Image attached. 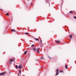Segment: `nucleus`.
<instances>
[{
  "instance_id": "1",
  "label": "nucleus",
  "mask_w": 76,
  "mask_h": 76,
  "mask_svg": "<svg viewBox=\"0 0 76 76\" xmlns=\"http://www.w3.org/2000/svg\"><path fill=\"white\" fill-rule=\"evenodd\" d=\"M5 73H6V72H4L2 73H1L0 74V75H4V74H5Z\"/></svg>"
},
{
  "instance_id": "2",
  "label": "nucleus",
  "mask_w": 76,
  "mask_h": 76,
  "mask_svg": "<svg viewBox=\"0 0 76 76\" xmlns=\"http://www.w3.org/2000/svg\"><path fill=\"white\" fill-rule=\"evenodd\" d=\"M39 50H40V48H38L37 50V53H39Z\"/></svg>"
},
{
  "instance_id": "3",
  "label": "nucleus",
  "mask_w": 76,
  "mask_h": 76,
  "mask_svg": "<svg viewBox=\"0 0 76 76\" xmlns=\"http://www.w3.org/2000/svg\"><path fill=\"white\" fill-rule=\"evenodd\" d=\"M56 42L57 43V44H58L60 43V41H56Z\"/></svg>"
},
{
  "instance_id": "4",
  "label": "nucleus",
  "mask_w": 76,
  "mask_h": 76,
  "mask_svg": "<svg viewBox=\"0 0 76 76\" xmlns=\"http://www.w3.org/2000/svg\"><path fill=\"white\" fill-rule=\"evenodd\" d=\"M18 68H19V69H21V68H22V66H21L20 65L19 66H18Z\"/></svg>"
},
{
  "instance_id": "5",
  "label": "nucleus",
  "mask_w": 76,
  "mask_h": 76,
  "mask_svg": "<svg viewBox=\"0 0 76 76\" xmlns=\"http://www.w3.org/2000/svg\"><path fill=\"white\" fill-rule=\"evenodd\" d=\"M65 68H66V69H67V68H68L66 64H65Z\"/></svg>"
},
{
  "instance_id": "6",
  "label": "nucleus",
  "mask_w": 76,
  "mask_h": 76,
  "mask_svg": "<svg viewBox=\"0 0 76 76\" xmlns=\"http://www.w3.org/2000/svg\"><path fill=\"white\" fill-rule=\"evenodd\" d=\"M59 74V73L58 72H57L56 73V75H58V74Z\"/></svg>"
},
{
  "instance_id": "7",
  "label": "nucleus",
  "mask_w": 76,
  "mask_h": 76,
  "mask_svg": "<svg viewBox=\"0 0 76 76\" xmlns=\"http://www.w3.org/2000/svg\"><path fill=\"white\" fill-rule=\"evenodd\" d=\"M34 39H35L36 41H39V39H36V38H35Z\"/></svg>"
},
{
  "instance_id": "8",
  "label": "nucleus",
  "mask_w": 76,
  "mask_h": 76,
  "mask_svg": "<svg viewBox=\"0 0 76 76\" xmlns=\"http://www.w3.org/2000/svg\"><path fill=\"white\" fill-rule=\"evenodd\" d=\"M11 31H12H12H15V30H14V29H12L11 30Z\"/></svg>"
},
{
  "instance_id": "9",
  "label": "nucleus",
  "mask_w": 76,
  "mask_h": 76,
  "mask_svg": "<svg viewBox=\"0 0 76 76\" xmlns=\"http://www.w3.org/2000/svg\"><path fill=\"white\" fill-rule=\"evenodd\" d=\"M33 50H34V51H36V49L35 48H34L33 49Z\"/></svg>"
},
{
  "instance_id": "10",
  "label": "nucleus",
  "mask_w": 76,
  "mask_h": 76,
  "mask_svg": "<svg viewBox=\"0 0 76 76\" xmlns=\"http://www.w3.org/2000/svg\"><path fill=\"white\" fill-rule=\"evenodd\" d=\"M12 61L13 59H11L10 60V61H11V62H12Z\"/></svg>"
},
{
  "instance_id": "11",
  "label": "nucleus",
  "mask_w": 76,
  "mask_h": 76,
  "mask_svg": "<svg viewBox=\"0 0 76 76\" xmlns=\"http://www.w3.org/2000/svg\"><path fill=\"white\" fill-rule=\"evenodd\" d=\"M9 13H7V14H6V15H7V16H9Z\"/></svg>"
},
{
  "instance_id": "12",
  "label": "nucleus",
  "mask_w": 76,
  "mask_h": 76,
  "mask_svg": "<svg viewBox=\"0 0 76 76\" xmlns=\"http://www.w3.org/2000/svg\"><path fill=\"white\" fill-rule=\"evenodd\" d=\"M69 36H70V38L71 39L72 38V35H70Z\"/></svg>"
},
{
  "instance_id": "13",
  "label": "nucleus",
  "mask_w": 76,
  "mask_h": 76,
  "mask_svg": "<svg viewBox=\"0 0 76 76\" xmlns=\"http://www.w3.org/2000/svg\"><path fill=\"white\" fill-rule=\"evenodd\" d=\"M25 34L26 35H28V34H29V33H26Z\"/></svg>"
},
{
  "instance_id": "14",
  "label": "nucleus",
  "mask_w": 76,
  "mask_h": 76,
  "mask_svg": "<svg viewBox=\"0 0 76 76\" xmlns=\"http://www.w3.org/2000/svg\"><path fill=\"white\" fill-rule=\"evenodd\" d=\"M24 54H26V51H25L24 53Z\"/></svg>"
},
{
  "instance_id": "15",
  "label": "nucleus",
  "mask_w": 76,
  "mask_h": 76,
  "mask_svg": "<svg viewBox=\"0 0 76 76\" xmlns=\"http://www.w3.org/2000/svg\"><path fill=\"white\" fill-rule=\"evenodd\" d=\"M41 59H42V60L44 59V58H43V57H41Z\"/></svg>"
},
{
  "instance_id": "16",
  "label": "nucleus",
  "mask_w": 76,
  "mask_h": 76,
  "mask_svg": "<svg viewBox=\"0 0 76 76\" xmlns=\"http://www.w3.org/2000/svg\"><path fill=\"white\" fill-rule=\"evenodd\" d=\"M61 72H63V71L61 70L60 71V73H61Z\"/></svg>"
},
{
  "instance_id": "17",
  "label": "nucleus",
  "mask_w": 76,
  "mask_h": 76,
  "mask_svg": "<svg viewBox=\"0 0 76 76\" xmlns=\"http://www.w3.org/2000/svg\"><path fill=\"white\" fill-rule=\"evenodd\" d=\"M15 67H16L17 69H18V66L16 65V66H15Z\"/></svg>"
},
{
  "instance_id": "18",
  "label": "nucleus",
  "mask_w": 76,
  "mask_h": 76,
  "mask_svg": "<svg viewBox=\"0 0 76 76\" xmlns=\"http://www.w3.org/2000/svg\"><path fill=\"white\" fill-rule=\"evenodd\" d=\"M34 45H31V47H34Z\"/></svg>"
},
{
  "instance_id": "19",
  "label": "nucleus",
  "mask_w": 76,
  "mask_h": 76,
  "mask_svg": "<svg viewBox=\"0 0 76 76\" xmlns=\"http://www.w3.org/2000/svg\"><path fill=\"white\" fill-rule=\"evenodd\" d=\"M19 72H20V74H21V70H20Z\"/></svg>"
},
{
  "instance_id": "20",
  "label": "nucleus",
  "mask_w": 76,
  "mask_h": 76,
  "mask_svg": "<svg viewBox=\"0 0 76 76\" xmlns=\"http://www.w3.org/2000/svg\"><path fill=\"white\" fill-rule=\"evenodd\" d=\"M58 69H56V72H58Z\"/></svg>"
},
{
  "instance_id": "21",
  "label": "nucleus",
  "mask_w": 76,
  "mask_h": 76,
  "mask_svg": "<svg viewBox=\"0 0 76 76\" xmlns=\"http://www.w3.org/2000/svg\"><path fill=\"white\" fill-rule=\"evenodd\" d=\"M10 64H12V62H10Z\"/></svg>"
},
{
  "instance_id": "22",
  "label": "nucleus",
  "mask_w": 76,
  "mask_h": 76,
  "mask_svg": "<svg viewBox=\"0 0 76 76\" xmlns=\"http://www.w3.org/2000/svg\"><path fill=\"white\" fill-rule=\"evenodd\" d=\"M74 18H75V19L76 18V17H74Z\"/></svg>"
},
{
  "instance_id": "23",
  "label": "nucleus",
  "mask_w": 76,
  "mask_h": 76,
  "mask_svg": "<svg viewBox=\"0 0 76 76\" xmlns=\"http://www.w3.org/2000/svg\"><path fill=\"white\" fill-rule=\"evenodd\" d=\"M40 42L41 43H42V40H40Z\"/></svg>"
},
{
  "instance_id": "24",
  "label": "nucleus",
  "mask_w": 76,
  "mask_h": 76,
  "mask_svg": "<svg viewBox=\"0 0 76 76\" xmlns=\"http://www.w3.org/2000/svg\"><path fill=\"white\" fill-rule=\"evenodd\" d=\"M72 12V11H70L69 12V13H70V12Z\"/></svg>"
},
{
  "instance_id": "25",
  "label": "nucleus",
  "mask_w": 76,
  "mask_h": 76,
  "mask_svg": "<svg viewBox=\"0 0 76 76\" xmlns=\"http://www.w3.org/2000/svg\"><path fill=\"white\" fill-rule=\"evenodd\" d=\"M1 10H3V9H1Z\"/></svg>"
},
{
  "instance_id": "26",
  "label": "nucleus",
  "mask_w": 76,
  "mask_h": 76,
  "mask_svg": "<svg viewBox=\"0 0 76 76\" xmlns=\"http://www.w3.org/2000/svg\"><path fill=\"white\" fill-rule=\"evenodd\" d=\"M18 76H19V73L18 74Z\"/></svg>"
},
{
  "instance_id": "27",
  "label": "nucleus",
  "mask_w": 76,
  "mask_h": 76,
  "mask_svg": "<svg viewBox=\"0 0 76 76\" xmlns=\"http://www.w3.org/2000/svg\"><path fill=\"white\" fill-rule=\"evenodd\" d=\"M49 58H50V59H51V58L50 57H49Z\"/></svg>"
},
{
  "instance_id": "28",
  "label": "nucleus",
  "mask_w": 76,
  "mask_h": 76,
  "mask_svg": "<svg viewBox=\"0 0 76 76\" xmlns=\"http://www.w3.org/2000/svg\"><path fill=\"white\" fill-rule=\"evenodd\" d=\"M37 61H38V59H37Z\"/></svg>"
},
{
  "instance_id": "29",
  "label": "nucleus",
  "mask_w": 76,
  "mask_h": 76,
  "mask_svg": "<svg viewBox=\"0 0 76 76\" xmlns=\"http://www.w3.org/2000/svg\"><path fill=\"white\" fill-rule=\"evenodd\" d=\"M71 14H72V12H71Z\"/></svg>"
},
{
  "instance_id": "30",
  "label": "nucleus",
  "mask_w": 76,
  "mask_h": 76,
  "mask_svg": "<svg viewBox=\"0 0 76 76\" xmlns=\"http://www.w3.org/2000/svg\"><path fill=\"white\" fill-rule=\"evenodd\" d=\"M31 4H32V3Z\"/></svg>"
},
{
  "instance_id": "31",
  "label": "nucleus",
  "mask_w": 76,
  "mask_h": 76,
  "mask_svg": "<svg viewBox=\"0 0 76 76\" xmlns=\"http://www.w3.org/2000/svg\"><path fill=\"white\" fill-rule=\"evenodd\" d=\"M28 0V1H29V0Z\"/></svg>"
}]
</instances>
